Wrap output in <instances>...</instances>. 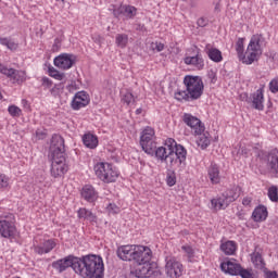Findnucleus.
I'll return each instance as SVG.
<instances>
[{"instance_id":"393cba45","label":"nucleus","mask_w":278,"mask_h":278,"mask_svg":"<svg viewBox=\"0 0 278 278\" xmlns=\"http://www.w3.org/2000/svg\"><path fill=\"white\" fill-rule=\"evenodd\" d=\"M204 51L206 55H208L210 60H212V62H223V52H220V50L217 48H213L212 45L207 43L204 48Z\"/></svg>"},{"instance_id":"f3484780","label":"nucleus","mask_w":278,"mask_h":278,"mask_svg":"<svg viewBox=\"0 0 278 278\" xmlns=\"http://www.w3.org/2000/svg\"><path fill=\"white\" fill-rule=\"evenodd\" d=\"M155 269L151 267V264H139L136 268L130 270V275L137 278H149L153 277Z\"/></svg>"},{"instance_id":"680f3d73","label":"nucleus","mask_w":278,"mask_h":278,"mask_svg":"<svg viewBox=\"0 0 278 278\" xmlns=\"http://www.w3.org/2000/svg\"><path fill=\"white\" fill-rule=\"evenodd\" d=\"M215 10H218V5L215 7Z\"/></svg>"},{"instance_id":"bb28decb","label":"nucleus","mask_w":278,"mask_h":278,"mask_svg":"<svg viewBox=\"0 0 278 278\" xmlns=\"http://www.w3.org/2000/svg\"><path fill=\"white\" fill-rule=\"evenodd\" d=\"M252 218L255 223H264L268 218V208L264 205H258L252 213Z\"/></svg>"},{"instance_id":"7ed1b4c3","label":"nucleus","mask_w":278,"mask_h":278,"mask_svg":"<svg viewBox=\"0 0 278 278\" xmlns=\"http://www.w3.org/2000/svg\"><path fill=\"white\" fill-rule=\"evenodd\" d=\"M184 84L186 90H178L175 93V99L177 101H197V99H201L205 88L201 77L188 75L184 78Z\"/></svg>"},{"instance_id":"c9c22d12","label":"nucleus","mask_w":278,"mask_h":278,"mask_svg":"<svg viewBox=\"0 0 278 278\" xmlns=\"http://www.w3.org/2000/svg\"><path fill=\"white\" fill-rule=\"evenodd\" d=\"M199 136L200 137L197 140L198 147H201V149H207V147H210V137H207V135L203 132L200 134Z\"/></svg>"},{"instance_id":"ea45409f","label":"nucleus","mask_w":278,"mask_h":278,"mask_svg":"<svg viewBox=\"0 0 278 278\" xmlns=\"http://www.w3.org/2000/svg\"><path fill=\"white\" fill-rule=\"evenodd\" d=\"M8 112L11 116L16 117V118H18V116H21V114H23V111L16 105H10L8 108Z\"/></svg>"},{"instance_id":"5701e85b","label":"nucleus","mask_w":278,"mask_h":278,"mask_svg":"<svg viewBox=\"0 0 278 278\" xmlns=\"http://www.w3.org/2000/svg\"><path fill=\"white\" fill-rule=\"evenodd\" d=\"M81 197L85 199V201H88V203H94L97 199H99V195L97 191L94 190V187L87 185L81 190Z\"/></svg>"},{"instance_id":"f257e3e1","label":"nucleus","mask_w":278,"mask_h":278,"mask_svg":"<svg viewBox=\"0 0 278 278\" xmlns=\"http://www.w3.org/2000/svg\"><path fill=\"white\" fill-rule=\"evenodd\" d=\"M103 258L94 254L76 257L75 273L83 278H103Z\"/></svg>"},{"instance_id":"c03bdc74","label":"nucleus","mask_w":278,"mask_h":278,"mask_svg":"<svg viewBox=\"0 0 278 278\" xmlns=\"http://www.w3.org/2000/svg\"><path fill=\"white\" fill-rule=\"evenodd\" d=\"M167 186L173 187L175 184H177V176H175V173L168 174L167 175Z\"/></svg>"},{"instance_id":"5fc2aeb1","label":"nucleus","mask_w":278,"mask_h":278,"mask_svg":"<svg viewBox=\"0 0 278 278\" xmlns=\"http://www.w3.org/2000/svg\"><path fill=\"white\" fill-rule=\"evenodd\" d=\"M207 18H204V17H200L199 20H198V26L199 27H206V25H207Z\"/></svg>"},{"instance_id":"aec40b11","label":"nucleus","mask_w":278,"mask_h":278,"mask_svg":"<svg viewBox=\"0 0 278 278\" xmlns=\"http://www.w3.org/2000/svg\"><path fill=\"white\" fill-rule=\"evenodd\" d=\"M267 167L269 168V172L271 173V175H275V177H278V150L277 149H274L268 153Z\"/></svg>"},{"instance_id":"ddd939ff","label":"nucleus","mask_w":278,"mask_h":278,"mask_svg":"<svg viewBox=\"0 0 278 278\" xmlns=\"http://www.w3.org/2000/svg\"><path fill=\"white\" fill-rule=\"evenodd\" d=\"M77 262V257L70 255L67 257L54 261L52 263V268H54V270H58V273H64V270H66V268H73L74 273H75V263Z\"/></svg>"},{"instance_id":"1a4fd4ad","label":"nucleus","mask_w":278,"mask_h":278,"mask_svg":"<svg viewBox=\"0 0 278 278\" xmlns=\"http://www.w3.org/2000/svg\"><path fill=\"white\" fill-rule=\"evenodd\" d=\"M165 273L167 277L179 278L184 275V265L175 257H167L165 265Z\"/></svg>"},{"instance_id":"7c9ffc66","label":"nucleus","mask_w":278,"mask_h":278,"mask_svg":"<svg viewBox=\"0 0 278 278\" xmlns=\"http://www.w3.org/2000/svg\"><path fill=\"white\" fill-rule=\"evenodd\" d=\"M251 262L258 270H264V268H266V263L264 262V257L260 252H253L251 254Z\"/></svg>"},{"instance_id":"13d9d810","label":"nucleus","mask_w":278,"mask_h":278,"mask_svg":"<svg viewBox=\"0 0 278 278\" xmlns=\"http://www.w3.org/2000/svg\"><path fill=\"white\" fill-rule=\"evenodd\" d=\"M136 114H142V109H137Z\"/></svg>"},{"instance_id":"052dcab7","label":"nucleus","mask_w":278,"mask_h":278,"mask_svg":"<svg viewBox=\"0 0 278 278\" xmlns=\"http://www.w3.org/2000/svg\"><path fill=\"white\" fill-rule=\"evenodd\" d=\"M0 99H3V96L1 94V92H0Z\"/></svg>"},{"instance_id":"58836bf2","label":"nucleus","mask_w":278,"mask_h":278,"mask_svg":"<svg viewBox=\"0 0 278 278\" xmlns=\"http://www.w3.org/2000/svg\"><path fill=\"white\" fill-rule=\"evenodd\" d=\"M236 51L239 59L244 54V38H239L236 43Z\"/></svg>"},{"instance_id":"4be33fe9","label":"nucleus","mask_w":278,"mask_h":278,"mask_svg":"<svg viewBox=\"0 0 278 278\" xmlns=\"http://www.w3.org/2000/svg\"><path fill=\"white\" fill-rule=\"evenodd\" d=\"M207 176L211 184H220V168L216 163H212L207 169Z\"/></svg>"},{"instance_id":"09e8293b","label":"nucleus","mask_w":278,"mask_h":278,"mask_svg":"<svg viewBox=\"0 0 278 278\" xmlns=\"http://www.w3.org/2000/svg\"><path fill=\"white\" fill-rule=\"evenodd\" d=\"M239 277H242V278H255V277H253V274L251 271H249V269H244V268H242L241 273H239Z\"/></svg>"},{"instance_id":"6e6552de","label":"nucleus","mask_w":278,"mask_h":278,"mask_svg":"<svg viewBox=\"0 0 278 278\" xmlns=\"http://www.w3.org/2000/svg\"><path fill=\"white\" fill-rule=\"evenodd\" d=\"M155 157L166 164L167 168H173V153L172 148L168 146V139L165 141V146L154 149Z\"/></svg>"},{"instance_id":"0eeeda50","label":"nucleus","mask_w":278,"mask_h":278,"mask_svg":"<svg viewBox=\"0 0 278 278\" xmlns=\"http://www.w3.org/2000/svg\"><path fill=\"white\" fill-rule=\"evenodd\" d=\"M155 138V130L151 127H147L140 136V144L142 148V151L147 153L148 155H154L155 149L157 148L155 141L153 140Z\"/></svg>"},{"instance_id":"79ce46f5","label":"nucleus","mask_w":278,"mask_h":278,"mask_svg":"<svg viewBox=\"0 0 278 278\" xmlns=\"http://www.w3.org/2000/svg\"><path fill=\"white\" fill-rule=\"evenodd\" d=\"M268 197H269L270 201H273L274 203H277V201H278V189H277V187H270L268 189Z\"/></svg>"},{"instance_id":"9b49d317","label":"nucleus","mask_w":278,"mask_h":278,"mask_svg":"<svg viewBox=\"0 0 278 278\" xmlns=\"http://www.w3.org/2000/svg\"><path fill=\"white\" fill-rule=\"evenodd\" d=\"M182 121L188 127H190L191 131H193L195 136H201V134L205 131V125H203L201 119L194 117L192 114L185 113Z\"/></svg>"},{"instance_id":"de8ad7c7","label":"nucleus","mask_w":278,"mask_h":278,"mask_svg":"<svg viewBox=\"0 0 278 278\" xmlns=\"http://www.w3.org/2000/svg\"><path fill=\"white\" fill-rule=\"evenodd\" d=\"M151 48L153 49V51H157V52H160V51H164V43H162V42H152L151 43Z\"/></svg>"},{"instance_id":"473e14b6","label":"nucleus","mask_w":278,"mask_h":278,"mask_svg":"<svg viewBox=\"0 0 278 278\" xmlns=\"http://www.w3.org/2000/svg\"><path fill=\"white\" fill-rule=\"evenodd\" d=\"M220 249L226 255H233L236 253V242L227 241L220 245Z\"/></svg>"},{"instance_id":"2f4dec72","label":"nucleus","mask_w":278,"mask_h":278,"mask_svg":"<svg viewBox=\"0 0 278 278\" xmlns=\"http://www.w3.org/2000/svg\"><path fill=\"white\" fill-rule=\"evenodd\" d=\"M78 218H84L85 220H89V223H97V215L88 208H79Z\"/></svg>"},{"instance_id":"4468645a","label":"nucleus","mask_w":278,"mask_h":278,"mask_svg":"<svg viewBox=\"0 0 278 278\" xmlns=\"http://www.w3.org/2000/svg\"><path fill=\"white\" fill-rule=\"evenodd\" d=\"M0 235L2 238H8L12 240V238L16 237V225H14V220L10 219H1L0 220Z\"/></svg>"},{"instance_id":"f704fd0d","label":"nucleus","mask_w":278,"mask_h":278,"mask_svg":"<svg viewBox=\"0 0 278 278\" xmlns=\"http://www.w3.org/2000/svg\"><path fill=\"white\" fill-rule=\"evenodd\" d=\"M0 45L10 49V51H16L18 43L9 38H0Z\"/></svg>"},{"instance_id":"e2e57ef3","label":"nucleus","mask_w":278,"mask_h":278,"mask_svg":"<svg viewBox=\"0 0 278 278\" xmlns=\"http://www.w3.org/2000/svg\"><path fill=\"white\" fill-rule=\"evenodd\" d=\"M53 47H56V43H54V46Z\"/></svg>"},{"instance_id":"603ef678","label":"nucleus","mask_w":278,"mask_h":278,"mask_svg":"<svg viewBox=\"0 0 278 278\" xmlns=\"http://www.w3.org/2000/svg\"><path fill=\"white\" fill-rule=\"evenodd\" d=\"M251 203H253V198L251 197L243 198L242 205H244V207H251Z\"/></svg>"},{"instance_id":"a18cd8bd","label":"nucleus","mask_w":278,"mask_h":278,"mask_svg":"<svg viewBox=\"0 0 278 278\" xmlns=\"http://www.w3.org/2000/svg\"><path fill=\"white\" fill-rule=\"evenodd\" d=\"M113 14L116 18H118L119 16H125V5H121L117 9H114Z\"/></svg>"},{"instance_id":"f03ea898","label":"nucleus","mask_w":278,"mask_h":278,"mask_svg":"<svg viewBox=\"0 0 278 278\" xmlns=\"http://www.w3.org/2000/svg\"><path fill=\"white\" fill-rule=\"evenodd\" d=\"M50 155L52 159L51 176L54 179L62 177L64 173H67L68 166L66 165V150L64 148V138L54 135L50 144Z\"/></svg>"},{"instance_id":"c85d7f7f","label":"nucleus","mask_w":278,"mask_h":278,"mask_svg":"<svg viewBox=\"0 0 278 278\" xmlns=\"http://www.w3.org/2000/svg\"><path fill=\"white\" fill-rule=\"evenodd\" d=\"M265 45L266 40L264 39V36L254 35L252 36L248 47H250V49H253L254 51L262 53V47H264Z\"/></svg>"},{"instance_id":"b1692460","label":"nucleus","mask_w":278,"mask_h":278,"mask_svg":"<svg viewBox=\"0 0 278 278\" xmlns=\"http://www.w3.org/2000/svg\"><path fill=\"white\" fill-rule=\"evenodd\" d=\"M55 240L49 239L43 241L41 245L35 247V253H38V255H45V253H51L53 249H55Z\"/></svg>"},{"instance_id":"4c0bfd02","label":"nucleus","mask_w":278,"mask_h":278,"mask_svg":"<svg viewBox=\"0 0 278 278\" xmlns=\"http://www.w3.org/2000/svg\"><path fill=\"white\" fill-rule=\"evenodd\" d=\"M50 77H53L54 79H58L59 81H62L64 79V73H60L55 67L50 66L48 67Z\"/></svg>"},{"instance_id":"20e7f679","label":"nucleus","mask_w":278,"mask_h":278,"mask_svg":"<svg viewBox=\"0 0 278 278\" xmlns=\"http://www.w3.org/2000/svg\"><path fill=\"white\" fill-rule=\"evenodd\" d=\"M240 198V187H233L225 191L219 198L211 200L213 210H227L230 203L237 201Z\"/></svg>"},{"instance_id":"9d476101","label":"nucleus","mask_w":278,"mask_h":278,"mask_svg":"<svg viewBox=\"0 0 278 278\" xmlns=\"http://www.w3.org/2000/svg\"><path fill=\"white\" fill-rule=\"evenodd\" d=\"M53 62L54 66L58 68L68 71V68H73V65L77 62V56L71 53H62L59 56H55Z\"/></svg>"},{"instance_id":"4d7b16f0","label":"nucleus","mask_w":278,"mask_h":278,"mask_svg":"<svg viewBox=\"0 0 278 278\" xmlns=\"http://www.w3.org/2000/svg\"><path fill=\"white\" fill-rule=\"evenodd\" d=\"M94 42H98V45H101V36L96 37Z\"/></svg>"},{"instance_id":"39448f33","label":"nucleus","mask_w":278,"mask_h":278,"mask_svg":"<svg viewBox=\"0 0 278 278\" xmlns=\"http://www.w3.org/2000/svg\"><path fill=\"white\" fill-rule=\"evenodd\" d=\"M93 170L98 178L104 184H114L118 179V170L110 163H97Z\"/></svg>"},{"instance_id":"f8f14e48","label":"nucleus","mask_w":278,"mask_h":278,"mask_svg":"<svg viewBox=\"0 0 278 278\" xmlns=\"http://www.w3.org/2000/svg\"><path fill=\"white\" fill-rule=\"evenodd\" d=\"M151 257H152L151 249L144 245H137L132 262H135V264H138V265L149 264L151 262Z\"/></svg>"},{"instance_id":"6ab92c4d","label":"nucleus","mask_w":278,"mask_h":278,"mask_svg":"<svg viewBox=\"0 0 278 278\" xmlns=\"http://www.w3.org/2000/svg\"><path fill=\"white\" fill-rule=\"evenodd\" d=\"M220 269L228 275L238 276L242 271V266L236 261H225L220 264Z\"/></svg>"},{"instance_id":"a211bd4d","label":"nucleus","mask_w":278,"mask_h":278,"mask_svg":"<svg viewBox=\"0 0 278 278\" xmlns=\"http://www.w3.org/2000/svg\"><path fill=\"white\" fill-rule=\"evenodd\" d=\"M90 103V97L86 91H78L73 101H72V108L73 110H81V108H86Z\"/></svg>"},{"instance_id":"cd10ccee","label":"nucleus","mask_w":278,"mask_h":278,"mask_svg":"<svg viewBox=\"0 0 278 278\" xmlns=\"http://www.w3.org/2000/svg\"><path fill=\"white\" fill-rule=\"evenodd\" d=\"M184 62L189 66H194L198 71L203 70V66H205V61H203V56L200 54H197L195 56H186Z\"/></svg>"},{"instance_id":"6e6d98bb","label":"nucleus","mask_w":278,"mask_h":278,"mask_svg":"<svg viewBox=\"0 0 278 278\" xmlns=\"http://www.w3.org/2000/svg\"><path fill=\"white\" fill-rule=\"evenodd\" d=\"M36 137L38 138V140H45L47 135L45 132H42L41 130H37L36 131Z\"/></svg>"},{"instance_id":"49530a36","label":"nucleus","mask_w":278,"mask_h":278,"mask_svg":"<svg viewBox=\"0 0 278 278\" xmlns=\"http://www.w3.org/2000/svg\"><path fill=\"white\" fill-rule=\"evenodd\" d=\"M182 251L187 253L188 257H194V250L190 245H182L181 247Z\"/></svg>"},{"instance_id":"72a5a7b5","label":"nucleus","mask_w":278,"mask_h":278,"mask_svg":"<svg viewBox=\"0 0 278 278\" xmlns=\"http://www.w3.org/2000/svg\"><path fill=\"white\" fill-rule=\"evenodd\" d=\"M128 42H129V36H127L126 34L116 35L115 43L119 47V49H125Z\"/></svg>"},{"instance_id":"e433bc0d","label":"nucleus","mask_w":278,"mask_h":278,"mask_svg":"<svg viewBox=\"0 0 278 278\" xmlns=\"http://www.w3.org/2000/svg\"><path fill=\"white\" fill-rule=\"evenodd\" d=\"M137 12H138V9H136V7L124 5V16H126V18H134Z\"/></svg>"},{"instance_id":"8fccbe9b","label":"nucleus","mask_w":278,"mask_h":278,"mask_svg":"<svg viewBox=\"0 0 278 278\" xmlns=\"http://www.w3.org/2000/svg\"><path fill=\"white\" fill-rule=\"evenodd\" d=\"M8 181L9 179L7 178V176L0 174V188H8Z\"/></svg>"},{"instance_id":"423d86ee","label":"nucleus","mask_w":278,"mask_h":278,"mask_svg":"<svg viewBox=\"0 0 278 278\" xmlns=\"http://www.w3.org/2000/svg\"><path fill=\"white\" fill-rule=\"evenodd\" d=\"M167 142L168 147L172 148V168L181 166V164L186 165V155H188L186 148L181 144H177V141L173 138H169Z\"/></svg>"},{"instance_id":"c756f323","label":"nucleus","mask_w":278,"mask_h":278,"mask_svg":"<svg viewBox=\"0 0 278 278\" xmlns=\"http://www.w3.org/2000/svg\"><path fill=\"white\" fill-rule=\"evenodd\" d=\"M83 142L87 149H97L99 147V138L92 134H85L83 136Z\"/></svg>"},{"instance_id":"bf43d9fd","label":"nucleus","mask_w":278,"mask_h":278,"mask_svg":"<svg viewBox=\"0 0 278 278\" xmlns=\"http://www.w3.org/2000/svg\"><path fill=\"white\" fill-rule=\"evenodd\" d=\"M144 27V25H138V28L137 29H142Z\"/></svg>"},{"instance_id":"a19ab883","label":"nucleus","mask_w":278,"mask_h":278,"mask_svg":"<svg viewBox=\"0 0 278 278\" xmlns=\"http://www.w3.org/2000/svg\"><path fill=\"white\" fill-rule=\"evenodd\" d=\"M122 101H124V103H126L127 105H131V104L136 103V99L134 98L132 92H126L123 96Z\"/></svg>"},{"instance_id":"864d4df0","label":"nucleus","mask_w":278,"mask_h":278,"mask_svg":"<svg viewBox=\"0 0 278 278\" xmlns=\"http://www.w3.org/2000/svg\"><path fill=\"white\" fill-rule=\"evenodd\" d=\"M119 210L121 208H118L116 204L108 205V211L111 212L112 214H118Z\"/></svg>"},{"instance_id":"412c9836","label":"nucleus","mask_w":278,"mask_h":278,"mask_svg":"<svg viewBox=\"0 0 278 278\" xmlns=\"http://www.w3.org/2000/svg\"><path fill=\"white\" fill-rule=\"evenodd\" d=\"M260 55H262V52H257L253 48L248 46L245 54H242L239 60H241L243 64H253V62H257Z\"/></svg>"},{"instance_id":"2eb2a0df","label":"nucleus","mask_w":278,"mask_h":278,"mask_svg":"<svg viewBox=\"0 0 278 278\" xmlns=\"http://www.w3.org/2000/svg\"><path fill=\"white\" fill-rule=\"evenodd\" d=\"M0 73L10 77L16 84H23L26 79V74L24 71H16L14 68H8L3 64L0 63Z\"/></svg>"},{"instance_id":"a878e982","label":"nucleus","mask_w":278,"mask_h":278,"mask_svg":"<svg viewBox=\"0 0 278 278\" xmlns=\"http://www.w3.org/2000/svg\"><path fill=\"white\" fill-rule=\"evenodd\" d=\"M252 108L254 110H264V89H257L252 94Z\"/></svg>"},{"instance_id":"37998d69","label":"nucleus","mask_w":278,"mask_h":278,"mask_svg":"<svg viewBox=\"0 0 278 278\" xmlns=\"http://www.w3.org/2000/svg\"><path fill=\"white\" fill-rule=\"evenodd\" d=\"M269 90H270V92H273L274 94H277V92H278V78H274V79L269 83Z\"/></svg>"},{"instance_id":"dca6fc26","label":"nucleus","mask_w":278,"mask_h":278,"mask_svg":"<svg viewBox=\"0 0 278 278\" xmlns=\"http://www.w3.org/2000/svg\"><path fill=\"white\" fill-rule=\"evenodd\" d=\"M138 245H121L116 250V255L123 262H134Z\"/></svg>"},{"instance_id":"3c124183","label":"nucleus","mask_w":278,"mask_h":278,"mask_svg":"<svg viewBox=\"0 0 278 278\" xmlns=\"http://www.w3.org/2000/svg\"><path fill=\"white\" fill-rule=\"evenodd\" d=\"M263 270L266 278H278L277 271H270L266 267Z\"/></svg>"}]
</instances>
